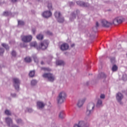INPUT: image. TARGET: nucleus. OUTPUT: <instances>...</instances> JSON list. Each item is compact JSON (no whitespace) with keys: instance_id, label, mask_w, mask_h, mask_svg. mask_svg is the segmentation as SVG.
Listing matches in <instances>:
<instances>
[{"instance_id":"38","label":"nucleus","mask_w":127,"mask_h":127,"mask_svg":"<svg viewBox=\"0 0 127 127\" xmlns=\"http://www.w3.org/2000/svg\"><path fill=\"white\" fill-rule=\"evenodd\" d=\"M123 81H127V74H125L123 75Z\"/></svg>"},{"instance_id":"43","label":"nucleus","mask_w":127,"mask_h":127,"mask_svg":"<svg viewBox=\"0 0 127 127\" xmlns=\"http://www.w3.org/2000/svg\"><path fill=\"white\" fill-rule=\"evenodd\" d=\"M89 123L84 122V125L83 127H89Z\"/></svg>"},{"instance_id":"8","label":"nucleus","mask_w":127,"mask_h":127,"mask_svg":"<svg viewBox=\"0 0 127 127\" xmlns=\"http://www.w3.org/2000/svg\"><path fill=\"white\" fill-rule=\"evenodd\" d=\"M32 40V36L31 35L24 36L22 37V41L23 42L27 43L30 42Z\"/></svg>"},{"instance_id":"12","label":"nucleus","mask_w":127,"mask_h":127,"mask_svg":"<svg viewBox=\"0 0 127 127\" xmlns=\"http://www.w3.org/2000/svg\"><path fill=\"white\" fill-rule=\"evenodd\" d=\"M85 101L86 98L79 99L77 104V107H78V108H81V107H82L83 105H84V103H85Z\"/></svg>"},{"instance_id":"4","label":"nucleus","mask_w":127,"mask_h":127,"mask_svg":"<svg viewBox=\"0 0 127 127\" xmlns=\"http://www.w3.org/2000/svg\"><path fill=\"white\" fill-rule=\"evenodd\" d=\"M43 77L47 79L49 82H53L55 81L56 77L51 73H45L43 74Z\"/></svg>"},{"instance_id":"27","label":"nucleus","mask_w":127,"mask_h":127,"mask_svg":"<svg viewBox=\"0 0 127 127\" xmlns=\"http://www.w3.org/2000/svg\"><path fill=\"white\" fill-rule=\"evenodd\" d=\"M25 112V113H32V112H33V109L30 108H27Z\"/></svg>"},{"instance_id":"2","label":"nucleus","mask_w":127,"mask_h":127,"mask_svg":"<svg viewBox=\"0 0 127 127\" xmlns=\"http://www.w3.org/2000/svg\"><path fill=\"white\" fill-rule=\"evenodd\" d=\"M66 98H67L66 92L62 91L60 93L57 98L58 104H63L66 101Z\"/></svg>"},{"instance_id":"46","label":"nucleus","mask_w":127,"mask_h":127,"mask_svg":"<svg viewBox=\"0 0 127 127\" xmlns=\"http://www.w3.org/2000/svg\"><path fill=\"white\" fill-rule=\"evenodd\" d=\"M100 98L101 99H105V95L104 94H101L100 95Z\"/></svg>"},{"instance_id":"16","label":"nucleus","mask_w":127,"mask_h":127,"mask_svg":"<svg viewBox=\"0 0 127 127\" xmlns=\"http://www.w3.org/2000/svg\"><path fill=\"white\" fill-rule=\"evenodd\" d=\"M54 15L56 18L57 19L59 18V17H60V16H62V14H61V12L59 11H56L54 13Z\"/></svg>"},{"instance_id":"51","label":"nucleus","mask_w":127,"mask_h":127,"mask_svg":"<svg viewBox=\"0 0 127 127\" xmlns=\"http://www.w3.org/2000/svg\"><path fill=\"white\" fill-rule=\"evenodd\" d=\"M41 64L42 65H43V64H44V62H43V61H42V62H41Z\"/></svg>"},{"instance_id":"49","label":"nucleus","mask_w":127,"mask_h":127,"mask_svg":"<svg viewBox=\"0 0 127 127\" xmlns=\"http://www.w3.org/2000/svg\"><path fill=\"white\" fill-rule=\"evenodd\" d=\"M76 12L77 14H78L79 13V12H80V11H79V10H77L76 11Z\"/></svg>"},{"instance_id":"52","label":"nucleus","mask_w":127,"mask_h":127,"mask_svg":"<svg viewBox=\"0 0 127 127\" xmlns=\"http://www.w3.org/2000/svg\"><path fill=\"white\" fill-rule=\"evenodd\" d=\"M37 1H40L41 0H36Z\"/></svg>"},{"instance_id":"39","label":"nucleus","mask_w":127,"mask_h":127,"mask_svg":"<svg viewBox=\"0 0 127 127\" xmlns=\"http://www.w3.org/2000/svg\"><path fill=\"white\" fill-rule=\"evenodd\" d=\"M17 124H22V120L20 119L16 120Z\"/></svg>"},{"instance_id":"13","label":"nucleus","mask_w":127,"mask_h":127,"mask_svg":"<svg viewBox=\"0 0 127 127\" xmlns=\"http://www.w3.org/2000/svg\"><path fill=\"white\" fill-rule=\"evenodd\" d=\"M37 108L39 110H42L44 107H45V104L42 102L38 101L37 102Z\"/></svg>"},{"instance_id":"32","label":"nucleus","mask_w":127,"mask_h":127,"mask_svg":"<svg viewBox=\"0 0 127 127\" xmlns=\"http://www.w3.org/2000/svg\"><path fill=\"white\" fill-rule=\"evenodd\" d=\"M2 46L6 49V50H8L9 49V47H8V45H7L6 44H2Z\"/></svg>"},{"instance_id":"31","label":"nucleus","mask_w":127,"mask_h":127,"mask_svg":"<svg viewBox=\"0 0 127 127\" xmlns=\"http://www.w3.org/2000/svg\"><path fill=\"white\" fill-rule=\"evenodd\" d=\"M11 14V13L10 12H8V11H5L3 13V15L4 16H8V15H10Z\"/></svg>"},{"instance_id":"47","label":"nucleus","mask_w":127,"mask_h":127,"mask_svg":"<svg viewBox=\"0 0 127 127\" xmlns=\"http://www.w3.org/2000/svg\"><path fill=\"white\" fill-rule=\"evenodd\" d=\"M32 31L33 32V34H35V31H36L35 29H32Z\"/></svg>"},{"instance_id":"28","label":"nucleus","mask_w":127,"mask_h":127,"mask_svg":"<svg viewBox=\"0 0 127 127\" xmlns=\"http://www.w3.org/2000/svg\"><path fill=\"white\" fill-rule=\"evenodd\" d=\"M47 6L49 10H53V8L52 7V3H49Z\"/></svg>"},{"instance_id":"34","label":"nucleus","mask_w":127,"mask_h":127,"mask_svg":"<svg viewBox=\"0 0 127 127\" xmlns=\"http://www.w3.org/2000/svg\"><path fill=\"white\" fill-rule=\"evenodd\" d=\"M5 114L7 116H11V112H10V111H9L8 110H6L5 111Z\"/></svg>"},{"instance_id":"10","label":"nucleus","mask_w":127,"mask_h":127,"mask_svg":"<svg viewBox=\"0 0 127 127\" xmlns=\"http://www.w3.org/2000/svg\"><path fill=\"white\" fill-rule=\"evenodd\" d=\"M42 15L45 18H49V17L52 16V12H51V10L45 11L43 13Z\"/></svg>"},{"instance_id":"21","label":"nucleus","mask_w":127,"mask_h":127,"mask_svg":"<svg viewBox=\"0 0 127 127\" xmlns=\"http://www.w3.org/2000/svg\"><path fill=\"white\" fill-rule=\"evenodd\" d=\"M75 18H76V14H75L74 12H73L70 15L69 19H70V21H73V20H74V19H75Z\"/></svg>"},{"instance_id":"45","label":"nucleus","mask_w":127,"mask_h":127,"mask_svg":"<svg viewBox=\"0 0 127 127\" xmlns=\"http://www.w3.org/2000/svg\"><path fill=\"white\" fill-rule=\"evenodd\" d=\"M11 95L12 96V97H13V98H15V97H16V94L15 93L11 94Z\"/></svg>"},{"instance_id":"26","label":"nucleus","mask_w":127,"mask_h":127,"mask_svg":"<svg viewBox=\"0 0 127 127\" xmlns=\"http://www.w3.org/2000/svg\"><path fill=\"white\" fill-rule=\"evenodd\" d=\"M37 84V80L33 79L31 81V86H35Z\"/></svg>"},{"instance_id":"11","label":"nucleus","mask_w":127,"mask_h":127,"mask_svg":"<svg viewBox=\"0 0 127 127\" xmlns=\"http://www.w3.org/2000/svg\"><path fill=\"white\" fill-rule=\"evenodd\" d=\"M60 48L62 51L68 50L69 49V45L67 43H64L60 46Z\"/></svg>"},{"instance_id":"18","label":"nucleus","mask_w":127,"mask_h":127,"mask_svg":"<svg viewBox=\"0 0 127 127\" xmlns=\"http://www.w3.org/2000/svg\"><path fill=\"white\" fill-rule=\"evenodd\" d=\"M102 106H103V101H102L101 99H98L96 104V107L97 108H100V107H102Z\"/></svg>"},{"instance_id":"44","label":"nucleus","mask_w":127,"mask_h":127,"mask_svg":"<svg viewBox=\"0 0 127 127\" xmlns=\"http://www.w3.org/2000/svg\"><path fill=\"white\" fill-rule=\"evenodd\" d=\"M74 4H75L73 2H69L70 6H73V5H74Z\"/></svg>"},{"instance_id":"7","label":"nucleus","mask_w":127,"mask_h":127,"mask_svg":"<svg viewBox=\"0 0 127 127\" xmlns=\"http://www.w3.org/2000/svg\"><path fill=\"white\" fill-rule=\"evenodd\" d=\"M77 4L79 5V6H82V7H89L90 6V4L88 2H85L81 1H76Z\"/></svg>"},{"instance_id":"6","label":"nucleus","mask_w":127,"mask_h":127,"mask_svg":"<svg viewBox=\"0 0 127 127\" xmlns=\"http://www.w3.org/2000/svg\"><path fill=\"white\" fill-rule=\"evenodd\" d=\"M13 83L15 90L18 91L19 90V85H20V80L17 78L13 79Z\"/></svg>"},{"instance_id":"50","label":"nucleus","mask_w":127,"mask_h":127,"mask_svg":"<svg viewBox=\"0 0 127 127\" xmlns=\"http://www.w3.org/2000/svg\"><path fill=\"white\" fill-rule=\"evenodd\" d=\"M75 46V44H73L71 45V47H74Z\"/></svg>"},{"instance_id":"20","label":"nucleus","mask_w":127,"mask_h":127,"mask_svg":"<svg viewBox=\"0 0 127 127\" xmlns=\"http://www.w3.org/2000/svg\"><path fill=\"white\" fill-rule=\"evenodd\" d=\"M99 26H100V24H99V23L98 22H96V26L93 28V30L94 32H97Z\"/></svg>"},{"instance_id":"30","label":"nucleus","mask_w":127,"mask_h":127,"mask_svg":"<svg viewBox=\"0 0 127 127\" xmlns=\"http://www.w3.org/2000/svg\"><path fill=\"white\" fill-rule=\"evenodd\" d=\"M30 45L32 47H36L37 46V43L36 42H33L30 44Z\"/></svg>"},{"instance_id":"40","label":"nucleus","mask_w":127,"mask_h":127,"mask_svg":"<svg viewBox=\"0 0 127 127\" xmlns=\"http://www.w3.org/2000/svg\"><path fill=\"white\" fill-rule=\"evenodd\" d=\"M4 52V50L2 48H0V55L1 56L3 54Z\"/></svg>"},{"instance_id":"37","label":"nucleus","mask_w":127,"mask_h":127,"mask_svg":"<svg viewBox=\"0 0 127 127\" xmlns=\"http://www.w3.org/2000/svg\"><path fill=\"white\" fill-rule=\"evenodd\" d=\"M12 56L13 57H16V52L14 51H13L11 53Z\"/></svg>"},{"instance_id":"48","label":"nucleus","mask_w":127,"mask_h":127,"mask_svg":"<svg viewBox=\"0 0 127 127\" xmlns=\"http://www.w3.org/2000/svg\"><path fill=\"white\" fill-rule=\"evenodd\" d=\"M11 2H16L17 0H11Z\"/></svg>"},{"instance_id":"41","label":"nucleus","mask_w":127,"mask_h":127,"mask_svg":"<svg viewBox=\"0 0 127 127\" xmlns=\"http://www.w3.org/2000/svg\"><path fill=\"white\" fill-rule=\"evenodd\" d=\"M42 69L44 70L45 71H51V69L48 68H45V67H43L42 68Z\"/></svg>"},{"instance_id":"3","label":"nucleus","mask_w":127,"mask_h":127,"mask_svg":"<svg viewBox=\"0 0 127 127\" xmlns=\"http://www.w3.org/2000/svg\"><path fill=\"white\" fill-rule=\"evenodd\" d=\"M95 109V103L91 102L88 104L87 106V110L86 112V115L87 117H90Z\"/></svg>"},{"instance_id":"1","label":"nucleus","mask_w":127,"mask_h":127,"mask_svg":"<svg viewBox=\"0 0 127 127\" xmlns=\"http://www.w3.org/2000/svg\"><path fill=\"white\" fill-rule=\"evenodd\" d=\"M124 21V18L122 17H117L114 19L113 23L108 22L106 20H102L101 23L103 27H110L111 25L114 24V25H118L121 24Z\"/></svg>"},{"instance_id":"22","label":"nucleus","mask_w":127,"mask_h":127,"mask_svg":"<svg viewBox=\"0 0 127 127\" xmlns=\"http://www.w3.org/2000/svg\"><path fill=\"white\" fill-rule=\"evenodd\" d=\"M118 69H119V67L116 64H113L112 67V70L113 72H117L118 71Z\"/></svg>"},{"instance_id":"24","label":"nucleus","mask_w":127,"mask_h":127,"mask_svg":"<svg viewBox=\"0 0 127 127\" xmlns=\"http://www.w3.org/2000/svg\"><path fill=\"white\" fill-rule=\"evenodd\" d=\"M25 62L26 63H30L31 62V58L29 57H27L24 59Z\"/></svg>"},{"instance_id":"23","label":"nucleus","mask_w":127,"mask_h":127,"mask_svg":"<svg viewBox=\"0 0 127 127\" xmlns=\"http://www.w3.org/2000/svg\"><path fill=\"white\" fill-rule=\"evenodd\" d=\"M59 118L61 119V120H63L64 118H65V114H64V112L63 111H61L59 114Z\"/></svg>"},{"instance_id":"36","label":"nucleus","mask_w":127,"mask_h":127,"mask_svg":"<svg viewBox=\"0 0 127 127\" xmlns=\"http://www.w3.org/2000/svg\"><path fill=\"white\" fill-rule=\"evenodd\" d=\"M34 61L36 63H38V59H37V57L36 56H33Z\"/></svg>"},{"instance_id":"35","label":"nucleus","mask_w":127,"mask_h":127,"mask_svg":"<svg viewBox=\"0 0 127 127\" xmlns=\"http://www.w3.org/2000/svg\"><path fill=\"white\" fill-rule=\"evenodd\" d=\"M24 25V22L23 21L21 20H18V25H21L22 26V25Z\"/></svg>"},{"instance_id":"25","label":"nucleus","mask_w":127,"mask_h":127,"mask_svg":"<svg viewBox=\"0 0 127 127\" xmlns=\"http://www.w3.org/2000/svg\"><path fill=\"white\" fill-rule=\"evenodd\" d=\"M35 75V71L34 70H31L30 71L29 73V76L31 77V78L33 77V76Z\"/></svg>"},{"instance_id":"17","label":"nucleus","mask_w":127,"mask_h":127,"mask_svg":"<svg viewBox=\"0 0 127 127\" xmlns=\"http://www.w3.org/2000/svg\"><path fill=\"white\" fill-rule=\"evenodd\" d=\"M57 21L60 23H63L64 21H65V19H64V17H63L62 15L60 17L57 19Z\"/></svg>"},{"instance_id":"42","label":"nucleus","mask_w":127,"mask_h":127,"mask_svg":"<svg viewBox=\"0 0 127 127\" xmlns=\"http://www.w3.org/2000/svg\"><path fill=\"white\" fill-rule=\"evenodd\" d=\"M46 33L47 35H52V33L49 31H47Z\"/></svg>"},{"instance_id":"19","label":"nucleus","mask_w":127,"mask_h":127,"mask_svg":"<svg viewBox=\"0 0 127 127\" xmlns=\"http://www.w3.org/2000/svg\"><path fill=\"white\" fill-rule=\"evenodd\" d=\"M56 64L59 66H64V65H65V63L63 61L59 60L57 61Z\"/></svg>"},{"instance_id":"15","label":"nucleus","mask_w":127,"mask_h":127,"mask_svg":"<svg viewBox=\"0 0 127 127\" xmlns=\"http://www.w3.org/2000/svg\"><path fill=\"white\" fill-rule=\"evenodd\" d=\"M85 122L84 121H80L78 124L74 125L73 127H84Z\"/></svg>"},{"instance_id":"29","label":"nucleus","mask_w":127,"mask_h":127,"mask_svg":"<svg viewBox=\"0 0 127 127\" xmlns=\"http://www.w3.org/2000/svg\"><path fill=\"white\" fill-rule=\"evenodd\" d=\"M110 61L111 63H112L113 65H115V64H116V59L115 58H111L110 59Z\"/></svg>"},{"instance_id":"33","label":"nucleus","mask_w":127,"mask_h":127,"mask_svg":"<svg viewBox=\"0 0 127 127\" xmlns=\"http://www.w3.org/2000/svg\"><path fill=\"white\" fill-rule=\"evenodd\" d=\"M37 38L39 40H42V39H43V35L42 34H39L38 36H37Z\"/></svg>"},{"instance_id":"14","label":"nucleus","mask_w":127,"mask_h":127,"mask_svg":"<svg viewBox=\"0 0 127 127\" xmlns=\"http://www.w3.org/2000/svg\"><path fill=\"white\" fill-rule=\"evenodd\" d=\"M106 78H107V75L104 72H101L97 76V79L98 80L100 79H106Z\"/></svg>"},{"instance_id":"5","label":"nucleus","mask_w":127,"mask_h":127,"mask_svg":"<svg viewBox=\"0 0 127 127\" xmlns=\"http://www.w3.org/2000/svg\"><path fill=\"white\" fill-rule=\"evenodd\" d=\"M49 44V42H48V40H46L41 43V45L37 48V50H39V49H42V50H45L48 47V45Z\"/></svg>"},{"instance_id":"9","label":"nucleus","mask_w":127,"mask_h":127,"mask_svg":"<svg viewBox=\"0 0 127 127\" xmlns=\"http://www.w3.org/2000/svg\"><path fill=\"white\" fill-rule=\"evenodd\" d=\"M124 99V95L123 94L119 92L116 94V100L120 104V105H122V100Z\"/></svg>"}]
</instances>
